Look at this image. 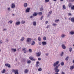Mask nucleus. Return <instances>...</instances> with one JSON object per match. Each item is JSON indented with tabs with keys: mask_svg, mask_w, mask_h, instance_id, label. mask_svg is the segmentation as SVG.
Listing matches in <instances>:
<instances>
[{
	"mask_svg": "<svg viewBox=\"0 0 74 74\" xmlns=\"http://www.w3.org/2000/svg\"><path fill=\"white\" fill-rule=\"evenodd\" d=\"M36 56L38 57H39L41 56V53L40 52H37L36 53Z\"/></svg>",
	"mask_w": 74,
	"mask_h": 74,
	"instance_id": "nucleus-5",
	"label": "nucleus"
},
{
	"mask_svg": "<svg viewBox=\"0 0 74 74\" xmlns=\"http://www.w3.org/2000/svg\"><path fill=\"white\" fill-rule=\"evenodd\" d=\"M39 61H37L36 62V64H39Z\"/></svg>",
	"mask_w": 74,
	"mask_h": 74,
	"instance_id": "nucleus-55",
	"label": "nucleus"
},
{
	"mask_svg": "<svg viewBox=\"0 0 74 74\" xmlns=\"http://www.w3.org/2000/svg\"><path fill=\"white\" fill-rule=\"evenodd\" d=\"M71 21L72 22H74V17H73L71 18Z\"/></svg>",
	"mask_w": 74,
	"mask_h": 74,
	"instance_id": "nucleus-27",
	"label": "nucleus"
},
{
	"mask_svg": "<svg viewBox=\"0 0 74 74\" xmlns=\"http://www.w3.org/2000/svg\"><path fill=\"white\" fill-rule=\"evenodd\" d=\"M62 47L63 49H65L66 48V46H65V45H64V44H62Z\"/></svg>",
	"mask_w": 74,
	"mask_h": 74,
	"instance_id": "nucleus-11",
	"label": "nucleus"
},
{
	"mask_svg": "<svg viewBox=\"0 0 74 74\" xmlns=\"http://www.w3.org/2000/svg\"><path fill=\"white\" fill-rule=\"evenodd\" d=\"M69 56L67 57L65 59V60H66V61H68V60H69Z\"/></svg>",
	"mask_w": 74,
	"mask_h": 74,
	"instance_id": "nucleus-31",
	"label": "nucleus"
},
{
	"mask_svg": "<svg viewBox=\"0 0 74 74\" xmlns=\"http://www.w3.org/2000/svg\"><path fill=\"white\" fill-rule=\"evenodd\" d=\"M5 66H6V67H10V68L11 67L10 65L9 64H5Z\"/></svg>",
	"mask_w": 74,
	"mask_h": 74,
	"instance_id": "nucleus-17",
	"label": "nucleus"
},
{
	"mask_svg": "<svg viewBox=\"0 0 74 74\" xmlns=\"http://www.w3.org/2000/svg\"><path fill=\"white\" fill-rule=\"evenodd\" d=\"M35 44V42L34 41H32V43H31V45H34Z\"/></svg>",
	"mask_w": 74,
	"mask_h": 74,
	"instance_id": "nucleus-20",
	"label": "nucleus"
},
{
	"mask_svg": "<svg viewBox=\"0 0 74 74\" xmlns=\"http://www.w3.org/2000/svg\"><path fill=\"white\" fill-rule=\"evenodd\" d=\"M21 23L22 24H24L25 23V21L24 20H22L21 22Z\"/></svg>",
	"mask_w": 74,
	"mask_h": 74,
	"instance_id": "nucleus-26",
	"label": "nucleus"
},
{
	"mask_svg": "<svg viewBox=\"0 0 74 74\" xmlns=\"http://www.w3.org/2000/svg\"><path fill=\"white\" fill-rule=\"evenodd\" d=\"M62 74H65V73H64V72H62Z\"/></svg>",
	"mask_w": 74,
	"mask_h": 74,
	"instance_id": "nucleus-58",
	"label": "nucleus"
},
{
	"mask_svg": "<svg viewBox=\"0 0 74 74\" xmlns=\"http://www.w3.org/2000/svg\"><path fill=\"white\" fill-rule=\"evenodd\" d=\"M59 19L56 20L55 21V22H56L57 23V22H59Z\"/></svg>",
	"mask_w": 74,
	"mask_h": 74,
	"instance_id": "nucleus-43",
	"label": "nucleus"
},
{
	"mask_svg": "<svg viewBox=\"0 0 74 74\" xmlns=\"http://www.w3.org/2000/svg\"><path fill=\"white\" fill-rule=\"evenodd\" d=\"M32 41V39L30 38H28L26 39V42L27 44H30Z\"/></svg>",
	"mask_w": 74,
	"mask_h": 74,
	"instance_id": "nucleus-1",
	"label": "nucleus"
},
{
	"mask_svg": "<svg viewBox=\"0 0 74 74\" xmlns=\"http://www.w3.org/2000/svg\"><path fill=\"white\" fill-rule=\"evenodd\" d=\"M68 6L69 7H71L73 5H72V4L71 3H69L68 5Z\"/></svg>",
	"mask_w": 74,
	"mask_h": 74,
	"instance_id": "nucleus-22",
	"label": "nucleus"
},
{
	"mask_svg": "<svg viewBox=\"0 0 74 74\" xmlns=\"http://www.w3.org/2000/svg\"><path fill=\"white\" fill-rule=\"evenodd\" d=\"M7 10L8 11H10V10H11V8L10 7L8 8Z\"/></svg>",
	"mask_w": 74,
	"mask_h": 74,
	"instance_id": "nucleus-37",
	"label": "nucleus"
},
{
	"mask_svg": "<svg viewBox=\"0 0 74 74\" xmlns=\"http://www.w3.org/2000/svg\"><path fill=\"white\" fill-rule=\"evenodd\" d=\"M24 40L25 37H23L21 38V39H20V41H24Z\"/></svg>",
	"mask_w": 74,
	"mask_h": 74,
	"instance_id": "nucleus-14",
	"label": "nucleus"
},
{
	"mask_svg": "<svg viewBox=\"0 0 74 74\" xmlns=\"http://www.w3.org/2000/svg\"><path fill=\"white\" fill-rule=\"evenodd\" d=\"M43 18H44V16H42L40 18V20H42Z\"/></svg>",
	"mask_w": 74,
	"mask_h": 74,
	"instance_id": "nucleus-48",
	"label": "nucleus"
},
{
	"mask_svg": "<svg viewBox=\"0 0 74 74\" xmlns=\"http://www.w3.org/2000/svg\"><path fill=\"white\" fill-rule=\"evenodd\" d=\"M39 45H41V42H39Z\"/></svg>",
	"mask_w": 74,
	"mask_h": 74,
	"instance_id": "nucleus-57",
	"label": "nucleus"
},
{
	"mask_svg": "<svg viewBox=\"0 0 74 74\" xmlns=\"http://www.w3.org/2000/svg\"><path fill=\"white\" fill-rule=\"evenodd\" d=\"M38 40H39V41H41V38L40 37H39L38 38Z\"/></svg>",
	"mask_w": 74,
	"mask_h": 74,
	"instance_id": "nucleus-40",
	"label": "nucleus"
},
{
	"mask_svg": "<svg viewBox=\"0 0 74 74\" xmlns=\"http://www.w3.org/2000/svg\"><path fill=\"white\" fill-rule=\"evenodd\" d=\"M7 28L4 29L3 30V32H4L5 31H7Z\"/></svg>",
	"mask_w": 74,
	"mask_h": 74,
	"instance_id": "nucleus-45",
	"label": "nucleus"
},
{
	"mask_svg": "<svg viewBox=\"0 0 74 74\" xmlns=\"http://www.w3.org/2000/svg\"><path fill=\"white\" fill-rule=\"evenodd\" d=\"M38 60H41V59L40 58H38Z\"/></svg>",
	"mask_w": 74,
	"mask_h": 74,
	"instance_id": "nucleus-56",
	"label": "nucleus"
},
{
	"mask_svg": "<svg viewBox=\"0 0 74 74\" xmlns=\"http://www.w3.org/2000/svg\"><path fill=\"white\" fill-rule=\"evenodd\" d=\"M32 60L33 61H36V60L35 59H33Z\"/></svg>",
	"mask_w": 74,
	"mask_h": 74,
	"instance_id": "nucleus-61",
	"label": "nucleus"
},
{
	"mask_svg": "<svg viewBox=\"0 0 74 74\" xmlns=\"http://www.w3.org/2000/svg\"><path fill=\"white\" fill-rule=\"evenodd\" d=\"M45 3H48V2L49 1V0H45Z\"/></svg>",
	"mask_w": 74,
	"mask_h": 74,
	"instance_id": "nucleus-46",
	"label": "nucleus"
},
{
	"mask_svg": "<svg viewBox=\"0 0 74 74\" xmlns=\"http://www.w3.org/2000/svg\"><path fill=\"white\" fill-rule=\"evenodd\" d=\"M30 8H27L26 10V12H29L30 10Z\"/></svg>",
	"mask_w": 74,
	"mask_h": 74,
	"instance_id": "nucleus-8",
	"label": "nucleus"
},
{
	"mask_svg": "<svg viewBox=\"0 0 74 74\" xmlns=\"http://www.w3.org/2000/svg\"><path fill=\"white\" fill-rule=\"evenodd\" d=\"M68 14L69 16H71V15H72V14H71L70 13H68Z\"/></svg>",
	"mask_w": 74,
	"mask_h": 74,
	"instance_id": "nucleus-47",
	"label": "nucleus"
},
{
	"mask_svg": "<svg viewBox=\"0 0 74 74\" xmlns=\"http://www.w3.org/2000/svg\"><path fill=\"white\" fill-rule=\"evenodd\" d=\"M46 38H47L46 37H45V36H44L43 38V40H44V41H45V40H46Z\"/></svg>",
	"mask_w": 74,
	"mask_h": 74,
	"instance_id": "nucleus-41",
	"label": "nucleus"
},
{
	"mask_svg": "<svg viewBox=\"0 0 74 74\" xmlns=\"http://www.w3.org/2000/svg\"><path fill=\"white\" fill-rule=\"evenodd\" d=\"M27 5L28 4L27 3H25L24 4V7H27Z\"/></svg>",
	"mask_w": 74,
	"mask_h": 74,
	"instance_id": "nucleus-16",
	"label": "nucleus"
},
{
	"mask_svg": "<svg viewBox=\"0 0 74 74\" xmlns=\"http://www.w3.org/2000/svg\"><path fill=\"white\" fill-rule=\"evenodd\" d=\"M74 68V64L73 65V66H70V70H73Z\"/></svg>",
	"mask_w": 74,
	"mask_h": 74,
	"instance_id": "nucleus-23",
	"label": "nucleus"
},
{
	"mask_svg": "<svg viewBox=\"0 0 74 74\" xmlns=\"http://www.w3.org/2000/svg\"><path fill=\"white\" fill-rule=\"evenodd\" d=\"M38 71H42V69H41V68H39L38 69Z\"/></svg>",
	"mask_w": 74,
	"mask_h": 74,
	"instance_id": "nucleus-33",
	"label": "nucleus"
},
{
	"mask_svg": "<svg viewBox=\"0 0 74 74\" xmlns=\"http://www.w3.org/2000/svg\"><path fill=\"white\" fill-rule=\"evenodd\" d=\"M63 9H66V6H65V5H63Z\"/></svg>",
	"mask_w": 74,
	"mask_h": 74,
	"instance_id": "nucleus-39",
	"label": "nucleus"
},
{
	"mask_svg": "<svg viewBox=\"0 0 74 74\" xmlns=\"http://www.w3.org/2000/svg\"><path fill=\"white\" fill-rule=\"evenodd\" d=\"M43 10H44V9L42 8H40V11H43Z\"/></svg>",
	"mask_w": 74,
	"mask_h": 74,
	"instance_id": "nucleus-50",
	"label": "nucleus"
},
{
	"mask_svg": "<svg viewBox=\"0 0 74 74\" xmlns=\"http://www.w3.org/2000/svg\"><path fill=\"white\" fill-rule=\"evenodd\" d=\"M11 50L13 52H16V49L12 48L11 49Z\"/></svg>",
	"mask_w": 74,
	"mask_h": 74,
	"instance_id": "nucleus-10",
	"label": "nucleus"
},
{
	"mask_svg": "<svg viewBox=\"0 0 74 74\" xmlns=\"http://www.w3.org/2000/svg\"><path fill=\"white\" fill-rule=\"evenodd\" d=\"M13 22V21H12V20H10L9 22V23H10V24H11V23H12V22Z\"/></svg>",
	"mask_w": 74,
	"mask_h": 74,
	"instance_id": "nucleus-35",
	"label": "nucleus"
},
{
	"mask_svg": "<svg viewBox=\"0 0 74 74\" xmlns=\"http://www.w3.org/2000/svg\"><path fill=\"white\" fill-rule=\"evenodd\" d=\"M61 37L62 38H64V37H66V35L64 34H62L61 35Z\"/></svg>",
	"mask_w": 74,
	"mask_h": 74,
	"instance_id": "nucleus-19",
	"label": "nucleus"
},
{
	"mask_svg": "<svg viewBox=\"0 0 74 74\" xmlns=\"http://www.w3.org/2000/svg\"><path fill=\"white\" fill-rule=\"evenodd\" d=\"M48 53H47L46 54V56H48Z\"/></svg>",
	"mask_w": 74,
	"mask_h": 74,
	"instance_id": "nucleus-59",
	"label": "nucleus"
},
{
	"mask_svg": "<svg viewBox=\"0 0 74 74\" xmlns=\"http://www.w3.org/2000/svg\"><path fill=\"white\" fill-rule=\"evenodd\" d=\"M63 0H60V1H61V2H62V1H63Z\"/></svg>",
	"mask_w": 74,
	"mask_h": 74,
	"instance_id": "nucleus-63",
	"label": "nucleus"
},
{
	"mask_svg": "<svg viewBox=\"0 0 74 74\" xmlns=\"http://www.w3.org/2000/svg\"><path fill=\"white\" fill-rule=\"evenodd\" d=\"M22 51H23V52H24V53H26V48L24 47L22 49Z\"/></svg>",
	"mask_w": 74,
	"mask_h": 74,
	"instance_id": "nucleus-6",
	"label": "nucleus"
},
{
	"mask_svg": "<svg viewBox=\"0 0 74 74\" xmlns=\"http://www.w3.org/2000/svg\"><path fill=\"white\" fill-rule=\"evenodd\" d=\"M38 14V13L36 12H35L33 14V16H37V14Z\"/></svg>",
	"mask_w": 74,
	"mask_h": 74,
	"instance_id": "nucleus-12",
	"label": "nucleus"
},
{
	"mask_svg": "<svg viewBox=\"0 0 74 74\" xmlns=\"http://www.w3.org/2000/svg\"><path fill=\"white\" fill-rule=\"evenodd\" d=\"M15 3H12L11 5V8L13 9L15 8Z\"/></svg>",
	"mask_w": 74,
	"mask_h": 74,
	"instance_id": "nucleus-7",
	"label": "nucleus"
},
{
	"mask_svg": "<svg viewBox=\"0 0 74 74\" xmlns=\"http://www.w3.org/2000/svg\"><path fill=\"white\" fill-rule=\"evenodd\" d=\"M48 21H46L45 22L46 24H48Z\"/></svg>",
	"mask_w": 74,
	"mask_h": 74,
	"instance_id": "nucleus-53",
	"label": "nucleus"
},
{
	"mask_svg": "<svg viewBox=\"0 0 74 74\" xmlns=\"http://www.w3.org/2000/svg\"><path fill=\"white\" fill-rule=\"evenodd\" d=\"M38 66H39V65H38V64H36V67H38Z\"/></svg>",
	"mask_w": 74,
	"mask_h": 74,
	"instance_id": "nucleus-52",
	"label": "nucleus"
},
{
	"mask_svg": "<svg viewBox=\"0 0 74 74\" xmlns=\"http://www.w3.org/2000/svg\"><path fill=\"white\" fill-rule=\"evenodd\" d=\"M29 71V70H27V69H25L24 71V72L25 73H27V72H28Z\"/></svg>",
	"mask_w": 74,
	"mask_h": 74,
	"instance_id": "nucleus-25",
	"label": "nucleus"
},
{
	"mask_svg": "<svg viewBox=\"0 0 74 74\" xmlns=\"http://www.w3.org/2000/svg\"><path fill=\"white\" fill-rule=\"evenodd\" d=\"M20 23H21V22L19 21H18L15 23V26H16L17 25H20Z\"/></svg>",
	"mask_w": 74,
	"mask_h": 74,
	"instance_id": "nucleus-13",
	"label": "nucleus"
},
{
	"mask_svg": "<svg viewBox=\"0 0 74 74\" xmlns=\"http://www.w3.org/2000/svg\"><path fill=\"white\" fill-rule=\"evenodd\" d=\"M33 25H34V26H36L37 25V23H36V21H34L33 22Z\"/></svg>",
	"mask_w": 74,
	"mask_h": 74,
	"instance_id": "nucleus-21",
	"label": "nucleus"
},
{
	"mask_svg": "<svg viewBox=\"0 0 74 74\" xmlns=\"http://www.w3.org/2000/svg\"><path fill=\"white\" fill-rule=\"evenodd\" d=\"M71 2L73 3V2H74V0H69Z\"/></svg>",
	"mask_w": 74,
	"mask_h": 74,
	"instance_id": "nucleus-51",
	"label": "nucleus"
},
{
	"mask_svg": "<svg viewBox=\"0 0 74 74\" xmlns=\"http://www.w3.org/2000/svg\"><path fill=\"white\" fill-rule=\"evenodd\" d=\"M6 41H7V42H8V39H7L6 40Z\"/></svg>",
	"mask_w": 74,
	"mask_h": 74,
	"instance_id": "nucleus-62",
	"label": "nucleus"
},
{
	"mask_svg": "<svg viewBox=\"0 0 74 74\" xmlns=\"http://www.w3.org/2000/svg\"><path fill=\"white\" fill-rule=\"evenodd\" d=\"M60 64L61 66H63V65H64V62H61Z\"/></svg>",
	"mask_w": 74,
	"mask_h": 74,
	"instance_id": "nucleus-29",
	"label": "nucleus"
},
{
	"mask_svg": "<svg viewBox=\"0 0 74 74\" xmlns=\"http://www.w3.org/2000/svg\"><path fill=\"white\" fill-rule=\"evenodd\" d=\"M63 55H64V52H62L60 55L61 56H63Z\"/></svg>",
	"mask_w": 74,
	"mask_h": 74,
	"instance_id": "nucleus-38",
	"label": "nucleus"
},
{
	"mask_svg": "<svg viewBox=\"0 0 74 74\" xmlns=\"http://www.w3.org/2000/svg\"><path fill=\"white\" fill-rule=\"evenodd\" d=\"M29 52H32V50L31 49H29Z\"/></svg>",
	"mask_w": 74,
	"mask_h": 74,
	"instance_id": "nucleus-44",
	"label": "nucleus"
},
{
	"mask_svg": "<svg viewBox=\"0 0 74 74\" xmlns=\"http://www.w3.org/2000/svg\"><path fill=\"white\" fill-rule=\"evenodd\" d=\"M49 27H50V25H47L46 27V29H48V28H49Z\"/></svg>",
	"mask_w": 74,
	"mask_h": 74,
	"instance_id": "nucleus-42",
	"label": "nucleus"
},
{
	"mask_svg": "<svg viewBox=\"0 0 74 74\" xmlns=\"http://www.w3.org/2000/svg\"><path fill=\"white\" fill-rule=\"evenodd\" d=\"M72 62H73V63H74V60H73Z\"/></svg>",
	"mask_w": 74,
	"mask_h": 74,
	"instance_id": "nucleus-64",
	"label": "nucleus"
},
{
	"mask_svg": "<svg viewBox=\"0 0 74 74\" xmlns=\"http://www.w3.org/2000/svg\"><path fill=\"white\" fill-rule=\"evenodd\" d=\"M2 43H3V41L2 40H1L0 41V43L2 44Z\"/></svg>",
	"mask_w": 74,
	"mask_h": 74,
	"instance_id": "nucleus-54",
	"label": "nucleus"
},
{
	"mask_svg": "<svg viewBox=\"0 0 74 74\" xmlns=\"http://www.w3.org/2000/svg\"><path fill=\"white\" fill-rule=\"evenodd\" d=\"M71 9H72V10H74V5L73 6H72L71 7Z\"/></svg>",
	"mask_w": 74,
	"mask_h": 74,
	"instance_id": "nucleus-49",
	"label": "nucleus"
},
{
	"mask_svg": "<svg viewBox=\"0 0 74 74\" xmlns=\"http://www.w3.org/2000/svg\"><path fill=\"white\" fill-rule=\"evenodd\" d=\"M60 66V64H59L57 65V66H56V67L54 68V70L56 73H58V72H59V70L58 69V67H59Z\"/></svg>",
	"mask_w": 74,
	"mask_h": 74,
	"instance_id": "nucleus-2",
	"label": "nucleus"
},
{
	"mask_svg": "<svg viewBox=\"0 0 74 74\" xmlns=\"http://www.w3.org/2000/svg\"><path fill=\"white\" fill-rule=\"evenodd\" d=\"M59 63V61H56L55 63H54L53 64L54 67H56L57 66V65Z\"/></svg>",
	"mask_w": 74,
	"mask_h": 74,
	"instance_id": "nucleus-4",
	"label": "nucleus"
},
{
	"mask_svg": "<svg viewBox=\"0 0 74 74\" xmlns=\"http://www.w3.org/2000/svg\"><path fill=\"white\" fill-rule=\"evenodd\" d=\"M12 71L13 73H14L15 74H19V71L17 69H12Z\"/></svg>",
	"mask_w": 74,
	"mask_h": 74,
	"instance_id": "nucleus-3",
	"label": "nucleus"
},
{
	"mask_svg": "<svg viewBox=\"0 0 74 74\" xmlns=\"http://www.w3.org/2000/svg\"><path fill=\"white\" fill-rule=\"evenodd\" d=\"M69 51L70 52L72 51V48H71V47H70L69 49Z\"/></svg>",
	"mask_w": 74,
	"mask_h": 74,
	"instance_id": "nucleus-28",
	"label": "nucleus"
},
{
	"mask_svg": "<svg viewBox=\"0 0 74 74\" xmlns=\"http://www.w3.org/2000/svg\"><path fill=\"white\" fill-rule=\"evenodd\" d=\"M52 25L53 26H57V24L55 23H53Z\"/></svg>",
	"mask_w": 74,
	"mask_h": 74,
	"instance_id": "nucleus-34",
	"label": "nucleus"
},
{
	"mask_svg": "<svg viewBox=\"0 0 74 74\" xmlns=\"http://www.w3.org/2000/svg\"><path fill=\"white\" fill-rule=\"evenodd\" d=\"M69 34L71 35H74V31H71L69 32Z\"/></svg>",
	"mask_w": 74,
	"mask_h": 74,
	"instance_id": "nucleus-15",
	"label": "nucleus"
},
{
	"mask_svg": "<svg viewBox=\"0 0 74 74\" xmlns=\"http://www.w3.org/2000/svg\"><path fill=\"white\" fill-rule=\"evenodd\" d=\"M42 44L43 45H47V42L45 41L42 42Z\"/></svg>",
	"mask_w": 74,
	"mask_h": 74,
	"instance_id": "nucleus-18",
	"label": "nucleus"
},
{
	"mask_svg": "<svg viewBox=\"0 0 74 74\" xmlns=\"http://www.w3.org/2000/svg\"><path fill=\"white\" fill-rule=\"evenodd\" d=\"M33 16H31L30 17V18H33Z\"/></svg>",
	"mask_w": 74,
	"mask_h": 74,
	"instance_id": "nucleus-60",
	"label": "nucleus"
},
{
	"mask_svg": "<svg viewBox=\"0 0 74 74\" xmlns=\"http://www.w3.org/2000/svg\"><path fill=\"white\" fill-rule=\"evenodd\" d=\"M52 13V11H49V14H48L47 16L48 18L50 16V15H51V14Z\"/></svg>",
	"mask_w": 74,
	"mask_h": 74,
	"instance_id": "nucleus-9",
	"label": "nucleus"
},
{
	"mask_svg": "<svg viewBox=\"0 0 74 74\" xmlns=\"http://www.w3.org/2000/svg\"><path fill=\"white\" fill-rule=\"evenodd\" d=\"M5 69H3L2 71V73H5Z\"/></svg>",
	"mask_w": 74,
	"mask_h": 74,
	"instance_id": "nucleus-36",
	"label": "nucleus"
},
{
	"mask_svg": "<svg viewBox=\"0 0 74 74\" xmlns=\"http://www.w3.org/2000/svg\"><path fill=\"white\" fill-rule=\"evenodd\" d=\"M29 59H30L31 60H32L33 59V57H29Z\"/></svg>",
	"mask_w": 74,
	"mask_h": 74,
	"instance_id": "nucleus-30",
	"label": "nucleus"
},
{
	"mask_svg": "<svg viewBox=\"0 0 74 74\" xmlns=\"http://www.w3.org/2000/svg\"><path fill=\"white\" fill-rule=\"evenodd\" d=\"M42 12H39L38 13V14L39 15H42Z\"/></svg>",
	"mask_w": 74,
	"mask_h": 74,
	"instance_id": "nucleus-32",
	"label": "nucleus"
},
{
	"mask_svg": "<svg viewBox=\"0 0 74 74\" xmlns=\"http://www.w3.org/2000/svg\"><path fill=\"white\" fill-rule=\"evenodd\" d=\"M27 63L28 64H30L31 63V61L30 60H28V61H27Z\"/></svg>",
	"mask_w": 74,
	"mask_h": 74,
	"instance_id": "nucleus-24",
	"label": "nucleus"
}]
</instances>
